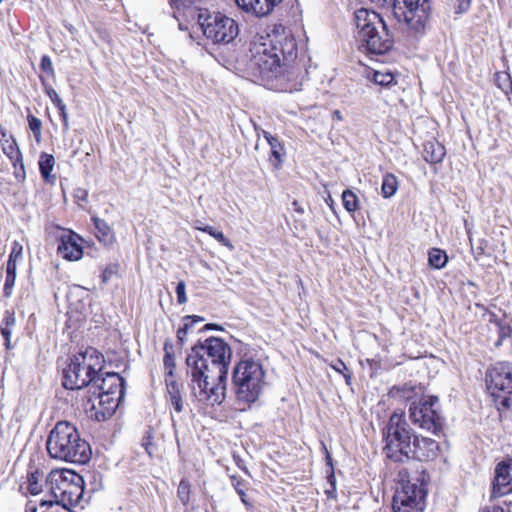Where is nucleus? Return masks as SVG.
Here are the masks:
<instances>
[{"instance_id": "f257e3e1", "label": "nucleus", "mask_w": 512, "mask_h": 512, "mask_svg": "<svg viewBox=\"0 0 512 512\" xmlns=\"http://www.w3.org/2000/svg\"><path fill=\"white\" fill-rule=\"evenodd\" d=\"M249 66L266 82L291 81L296 78L298 68L297 43L292 33L282 25L270 32L256 33L249 44Z\"/></svg>"}, {"instance_id": "f03ea898", "label": "nucleus", "mask_w": 512, "mask_h": 512, "mask_svg": "<svg viewBox=\"0 0 512 512\" xmlns=\"http://www.w3.org/2000/svg\"><path fill=\"white\" fill-rule=\"evenodd\" d=\"M186 364L195 400L206 406L220 405L225 399L227 377H220L213 369H208L207 361L196 353L187 355Z\"/></svg>"}, {"instance_id": "7ed1b4c3", "label": "nucleus", "mask_w": 512, "mask_h": 512, "mask_svg": "<svg viewBox=\"0 0 512 512\" xmlns=\"http://www.w3.org/2000/svg\"><path fill=\"white\" fill-rule=\"evenodd\" d=\"M47 452L53 459L84 464L91 457L89 444L80 437L77 428L67 421L58 422L46 441Z\"/></svg>"}, {"instance_id": "20e7f679", "label": "nucleus", "mask_w": 512, "mask_h": 512, "mask_svg": "<svg viewBox=\"0 0 512 512\" xmlns=\"http://www.w3.org/2000/svg\"><path fill=\"white\" fill-rule=\"evenodd\" d=\"M383 451L394 462H405L415 456L419 438L412 434L404 413L394 411L383 429Z\"/></svg>"}, {"instance_id": "39448f33", "label": "nucleus", "mask_w": 512, "mask_h": 512, "mask_svg": "<svg viewBox=\"0 0 512 512\" xmlns=\"http://www.w3.org/2000/svg\"><path fill=\"white\" fill-rule=\"evenodd\" d=\"M232 382L240 410L249 408L259 399L266 385L261 362L252 358L239 361L234 367Z\"/></svg>"}, {"instance_id": "423d86ee", "label": "nucleus", "mask_w": 512, "mask_h": 512, "mask_svg": "<svg viewBox=\"0 0 512 512\" xmlns=\"http://www.w3.org/2000/svg\"><path fill=\"white\" fill-rule=\"evenodd\" d=\"M354 20L358 39L368 52L382 55L391 49L392 38L378 13L361 8L355 12Z\"/></svg>"}, {"instance_id": "0eeeda50", "label": "nucleus", "mask_w": 512, "mask_h": 512, "mask_svg": "<svg viewBox=\"0 0 512 512\" xmlns=\"http://www.w3.org/2000/svg\"><path fill=\"white\" fill-rule=\"evenodd\" d=\"M104 357L95 348L89 347L75 355L63 371V386L76 390L89 386L97 373L102 372Z\"/></svg>"}, {"instance_id": "6e6552de", "label": "nucleus", "mask_w": 512, "mask_h": 512, "mask_svg": "<svg viewBox=\"0 0 512 512\" xmlns=\"http://www.w3.org/2000/svg\"><path fill=\"white\" fill-rule=\"evenodd\" d=\"M488 390L499 411L512 407V363L497 362L486 373Z\"/></svg>"}, {"instance_id": "1a4fd4ad", "label": "nucleus", "mask_w": 512, "mask_h": 512, "mask_svg": "<svg viewBox=\"0 0 512 512\" xmlns=\"http://www.w3.org/2000/svg\"><path fill=\"white\" fill-rule=\"evenodd\" d=\"M425 483L420 478L401 479L393 502V512H423L425 505Z\"/></svg>"}, {"instance_id": "9d476101", "label": "nucleus", "mask_w": 512, "mask_h": 512, "mask_svg": "<svg viewBox=\"0 0 512 512\" xmlns=\"http://www.w3.org/2000/svg\"><path fill=\"white\" fill-rule=\"evenodd\" d=\"M195 353L207 361L208 369H213L220 377H227L231 349L222 339L211 337L204 344L195 345L188 355Z\"/></svg>"}, {"instance_id": "9b49d317", "label": "nucleus", "mask_w": 512, "mask_h": 512, "mask_svg": "<svg viewBox=\"0 0 512 512\" xmlns=\"http://www.w3.org/2000/svg\"><path fill=\"white\" fill-rule=\"evenodd\" d=\"M409 417L413 424L438 435L443 427V417L439 410V399L427 396L418 403L412 402L409 407Z\"/></svg>"}, {"instance_id": "f8f14e48", "label": "nucleus", "mask_w": 512, "mask_h": 512, "mask_svg": "<svg viewBox=\"0 0 512 512\" xmlns=\"http://www.w3.org/2000/svg\"><path fill=\"white\" fill-rule=\"evenodd\" d=\"M199 24L204 36L214 43H230L239 33L236 21L220 13L208 15L204 19L203 15L200 14Z\"/></svg>"}, {"instance_id": "ddd939ff", "label": "nucleus", "mask_w": 512, "mask_h": 512, "mask_svg": "<svg viewBox=\"0 0 512 512\" xmlns=\"http://www.w3.org/2000/svg\"><path fill=\"white\" fill-rule=\"evenodd\" d=\"M430 9L429 0H394L393 3L395 17L416 32L424 28Z\"/></svg>"}, {"instance_id": "4468645a", "label": "nucleus", "mask_w": 512, "mask_h": 512, "mask_svg": "<svg viewBox=\"0 0 512 512\" xmlns=\"http://www.w3.org/2000/svg\"><path fill=\"white\" fill-rule=\"evenodd\" d=\"M71 479L63 477L60 473H51L50 481L57 482V489L60 491L61 501L68 500L70 503L78 502L83 495V478L74 473H70Z\"/></svg>"}, {"instance_id": "2eb2a0df", "label": "nucleus", "mask_w": 512, "mask_h": 512, "mask_svg": "<svg viewBox=\"0 0 512 512\" xmlns=\"http://www.w3.org/2000/svg\"><path fill=\"white\" fill-rule=\"evenodd\" d=\"M494 472L491 498H499L512 493V458L499 462Z\"/></svg>"}, {"instance_id": "dca6fc26", "label": "nucleus", "mask_w": 512, "mask_h": 512, "mask_svg": "<svg viewBox=\"0 0 512 512\" xmlns=\"http://www.w3.org/2000/svg\"><path fill=\"white\" fill-rule=\"evenodd\" d=\"M95 400L89 399L92 402L91 417H94L97 421H104L110 418L116 411L119 402L124 395H116L110 393L96 392Z\"/></svg>"}, {"instance_id": "f3484780", "label": "nucleus", "mask_w": 512, "mask_h": 512, "mask_svg": "<svg viewBox=\"0 0 512 512\" xmlns=\"http://www.w3.org/2000/svg\"><path fill=\"white\" fill-rule=\"evenodd\" d=\"M96 392L124 395L125 381L116 372L97 373L93 381L89 384Z\"/></svg>"}, {"instance_id": "a211bd4d", "label": "nucleus", "mask_w": 512, "mask_h": 512, "mask_svg": "<svg viewBox=\"0 0 512 512\" xmlns=\"http://www.w3.org/2000/svg\"><path fill=\"white\" fill-rule=\"evenodd\" d=\"M82 239L76 233L68 231L61 235L57 252L64 259L69 261H77L83 256V248L81 246Z\"/></svg>"}, {"instance_id": "6ab92c4d", "label": "nucleus", "mask_w": 512, "mask_h": 512, "mask_svg": "<svg viewBox=\"0 0 512 512\" xmlns=\"http://www.w3.org/2000/svg\"><path fill=\"white\" fill-rule=\"evenodd\" d=\"M281 0H235L237 6L257 17H263L269 14L274 6Z\"/></svg>"}, {"instance_id": "aec40b11", "label": "nucleus", "mask_w": 512, "mask_h": 512, "mask_svg": "<svg viewBox=\"0 0 512 512\" xmlns=\"http://www.w3.org/2000/svg\"><path fill=\"white\" fill-rule=\"evenodd\" d=\"M444 156L445 148L438 141L432 140L424 144L423 157L426 162L437 164L442 162Z\"/></svg>"}, {"instance_id": "412c9836", "label": "nucleus", "mask_w": 512, "mask_h": 512, "mask_svg": "<svg viewBox=\"0 0 512 512\" xmlns=\"http://www.w3.org/2000/svg\"><path fill=\"white\" fill-rule=\"evenodd\" d=\"M165 383L168 401L177 413H181L184 407L179 383L174 378H165Z\"/></svg>"}, {"instance_id": "4be33fe9", "label": "nucleus", "mask_w": 512, "mask_h": 512, "mask_svg": "<svg viewBox=\"0 0 512 512\" xmlns=\"http://www.w3.org/2000/svg\"><path fill=\"white\" fill-rule=\"evenodd\" d=\"M420 445L415 448L414 458H433L438 450V443L430 438H419Z\"/></svg>"}, {"instance_id": "5701e85b", "label": "nucleus", "mask_w": 512, "mask_h": 512, "mask_svg": "<svg viewBox=\"0 0 512 512\" xmlns=\"http://www.w3.org/2000/svg\"><path fill=\"white\" fill-rule=\"evenodd\" d=\"M16 324V317L15 313L13 311H5L4 318L0 327L1 335L3 336L5 340V347L7 349H11V335L13 328Z\"/></svg>"}, {"instance_id": "b1692460", "label": "nucleus", "mask_w": 512, "mask_h": 512, "mask_svg": "<svg viewBox=\"0 0 512 512\" xmlns=\"http://www.w3.org/2000/svg\"><path fill=\"white\" fill-rule=\"evenodd\" d=\"M31 512H72L65 504H61L60 500H41L37 505L30 508Z\"/></svg>"}, {"instance_id": "393cba45", "label": "nucleus", "mask_w": 512, "mask_h": 512, "mask_svg": "<svg viewBox=\"0 0 512 512\" xmlns=\"http://www.w3.org/2000/svg\"><path fill=\"white\" fill-rule=\"evenodd\" d=\"M92 220L94 222L96 236L99 241L103 242L104 244H111L114 240V234L110 226L104 220L98 217H93Z\"/></svg>"}, {"instance_id": "a878e982", "label": "nucleus", "mask_w": 512, "mask_h": 512, "mask_svg": "<svg viewBox=\"0 0 512 512\" xmlns=\"http://www.w3.org/2000/svg\"><path fill=\"white\" fill-rule=\"evenodd\" d=\"M4 154L10 159L13 166L21 162L22 155L14 139H7L2 144Z\"/></svg>"}, {"instance_id": "bb28decb", "label": "nucleus", "mask_w": 512, "mask_h": 512, "mask_svg": "<svg viewBox=\"0 0 512 512\" xmlns=\"http://www.w3.org/2000/svg\"><path fill=\"white\" fill-rule=\"evenodd\" d=\"M55 159L52 155L43 153L39 159V170L45 181H50L51 179H55L54 176H51V171L54 167Z\"/></svg>"}, {"instance_id": "cd10ccee", "label": "nucleus", "mask_w": 512, "mask_h": 512, "mask_svg": "<svg viewBox=\"0 0 512 512\" xmlns=\"http://www.w3.org/2000/svg\"><path fill=\"white\" fill-rule=\"evenodd\" d=\"M204 319L202 317H199V316H185L183 321V326L180 327L177 331V340L178 342L183 345L185 340H186V336L188 334V332L193 328L194 324L197 323V322H202Z\"/></svg>"}, {"instance_id": "c85d7f7f", "label": "nucleus", "mask_w": 512, "mask_h": 512, "mask_svg": "<svg viewBox=\"0 0 512 512\" xmlns=\"http://www.w3.org/2000/svg\"><path fill=\"white\" fill-rule=\"evenodd\" d=\"M496 86L507 96L512 94V79L508 72L499 71L494 75Z\"/></svg>"}, {"instance_id": "c756f323", "label": "nucleus", "mask_w": 512, "mask_h": 512, "mask_svg": "<svg viewBox=\"0 0 512 512\" xmlns=\"http://www.w3.org/2000/svg\"><path fill=\"white\" fill-rule=\"evenodd\" d=\"M398 189V180L393 174H386L383 176L381 193L384 198L392 197Z\"/></svg>"}, {"instance_id": "7c9ffc66", "label": "nucleus", "mask_w": 512, "mask_h": 512, "mask_svg": "<svg viewBox=\"0 0 512 512\" xmlns=\"http://www.w3.org/2000/svg\"><path fill=\"white\" fill-rule=\"evenodd\" d=\"M428 261L431 267L441 269L445 267L448 257L446 253L438 248H432L428 254Z\"/></svg>"}, {"instance_id": "2f4dec72", "label": "nucleus", "mask_w": 512, "mask_h": 512, "mask_svg": "<svg viewBox=\"0 0 512 512\" xmlns=\"http://www.w3.org/2000/svg\"><path fill=\"white\" fill-rule=\"evenodd\" d=\"M367 78L371 79L375 84L388 87L392 83H394V75L391 72H382V71H370L367 74Z\"/></svg>"}, {"instance_id": "473e14b6", "label": "nucleus", "mask_w": 512, "mask_h": 512, "mask_svg": "<svg viewBox=\"0 0 512 512\" xmlns=\"http://www.w3.org/2000/svg\"><path fill=\"white\" fill-rule=\"evenodd\" d=\"M269 146H270V149H271V157L273 158L270 159V161L272 162V165L275 167V168H279L281 163H282V156H283V146L282 144L280 143V141L278 140V138L276 139H272V141L270 140V143H269Z\"/></svg>"}, {"instance_id": "72a5a7b5", "label": "nucleus", "mask_w": 512, "mask_h": 512, "mask_svg": "<svg viewBox=\"0 0 512 512\" xmlns=\"http://www.w3.org/2000/svg\"><path fill=\"white\" fill-rule=\"evenodd\" d=\"M47 94H48L49 98L51 99V101L53 102V104L59 110V113L63 119L64 125L67 127L68 126V116L66 113V106L63 103L62 99L60 98L58 93L53 88L48 89Z\"/></svg>"}, {"instance_id": "f704fd0d", "label": "nucleus", "mask_w": 512, "mask_h": 512, "mask_svg": "<svg viewBox=\"0 0 512 512\" xmlns=\"http://www.w3.org/2000/svg\"><path fill=\"white\" fill-rule=\"evenodd\" d=\"M44 474L39 471H35L28 475V490L31 494L37 495L42 491V480Z\"/></svg>"}, {"instance_id": "c9c22d12", "label": "nucleus", "mask_w": 512, "mask_h": 512, "mask_svg": "<svg viewBox=\"0 0 512 512\" xmlns=\"http://www.w3.org/2000/svg\"><path fill=\"white\" fill-rule=\"evenodd\" d=\"M172 347L168 345V343H165L164 345V351H165V356H164V368H165V378H174V374H173V371L175 369V358L173 356V354L170 352V349Z\"/></svg>"}, {"instance_id": "e433bc0d", "label": "nucleus", "mask_w": 512, "mask_h": 512, "mask_svg": "<svg viewBox=\"0 0 512 512\" xmlns=\"http://www.w3.org/2000/svg\"><path fill=\"white\" fill-rule=\"evenodd\" d=\"M343 206L348 212H354L359 208V200L354 192L345 190L342 193Z\"/></svg>"}, {"instance_id": "4c0bfd02", "label": "nucleus", "mask_w": 512, "mask_h": 512, "mask_svg": "<svg viewBox=\"0 0 512 512\" xmlns=\"http://www.w3.org/2000/svg\"><path fill=\"white\" fill-rule=\"evenodd\" d=\"M231 481L232 486L241 499V502L246 506L247 511H250L252 509V504L247 500V495L243 489L244 480L237 478L236 476H231Z\"/></svg>"}, {"instance_id": "58836bf2", "label": "nucleus", "mask_w": 512, "mask_h": 512, "mask_svg": "<svg viewBox=\"0 0 512 512\" xmlns=\"http://www.w3.org/2000/svg\"><path fill=\"white\" fill-rule=\"evenodd\" d=\"M177 495L183 504H187L190 499V484L187 480L182 479L177 488Z\"/></svg>"}, {"instance_id": "ea45409f", "label": "nucleus", "mask_w": 512, "mask_h": 512, "mask_svg": "<svg viewBox=\"0 0 512 512\" xmlns=\"http://www.w3.org/2000/svg\"><path fill=\"white\" fill-rule=\"evenodd\" d=\"M27 120H28L29 128L33 132L34 137L36 138L37 141H40L41 127H42L41 120L31 114L28 115Z\"/></svg>"}, {"instance_id": "a19ab883", "label": "nucleus", "mask_w": 512, "mask_h": 512, "mask_svg": "<svg viewBox=\"0 0 512 512\" xmlns=\"http://www.w3.org/2000/svg\"><path fill=\"white\" fill-rule=\"evenodd\" d=\"M499 341H503L505 338H510L512 335V327L504 320L497 322Z\"/></svg>"}, {"instance_id": "79ce46f5", "label": "nucleus", "mask_w": 512, "mask_h": 512, "mask_svg": "<svg viewBox=\"0 0 512 512\" xmlns=\"http://www.w3.org/2000/svg\"><path fill=\"white\" fill-rule=\"evenodd\" d=\"M23 256V246L17 242L14 241L12 244L11 253L9 255V260H13L15 262H18L22 259Z\"/></svg>"}, {"instance_id": "37998d69", "label": "nucleus", "mask_w": 512, "mask_h": 512, "mask_svg": "<svg viewBox=\"0 0 512 512\" xmlns=\"http://www.w3.org/2000/svg\"><path fill=\"white\" fill-rule=\"evenodd\" d=\"M332 367L337 372L343 374V376L345 377L346 383H348V384L350 383L351 374L349 373L347 366L345 365V363L342 360L338 359L335 362V364L332 365Z\"/></svg>"}, {"instance_id": "c03bdc74", "label": "nucleus", "mask_w": 512, "mask_h": 512, "mask_svg": "<svg viewBox=\"0 0 512 512\" xmlns=\"http://www.w3.org/2000/svg\"><path fill=\"white\" fill-rule=\"evenodd\" d=\"M198 1L199 0H170V4L173 8L181 10L197 4Z\"/></svg>"}, {"instance_id": "a18cd8bd", "label": "nucleus", "mask_w": 512, "mask_h": 512, "mask_svg": "<svg viewBox=\"0 0 512 512\" xmlns=\"http://www.w3.org/2000/svg\"><path fill=\"white\" fill-rule=\"evenodd\" d=\"M16 275H6L3 293L5 297H10L15 285Z\"/></svg>"}, {"instance_id": "49530a36", "label": "nucleus", "mask_w": 512, "mask_h": 512, "mask_svg": "<svg viewBox=\"0 0 512 512\" xmlns=\"http://www.w3.org/2000/svg\"><path fill=\"white\" fill-rule=\"evenodd\" d=\"M177 301L179 304L187 302L186 286L183 281H180L176 286Z\"/></svg>"}, {"instance_id": "de8ad7c7", "label": "nucleus", "mask_w": 512, "mask_h": 512, "mask_svg": "<svg viewBox=\"0 0 512 512\" xmlns=\"http://www.w3.org/2000/svg\"><path fill=\"white\" fill-rule=\"evenodd\" d=\"M41 69L46 72L48 75L54 74V68L52 61L49 56L43 55L40 62Z\"/></svg>"}, {"instance_id": "09e8293b", "label": "nucleus", "mask_w": 512, "mask_h": 512, "mask_svg": "<svg viewBox=\"0 0 512 512\" xmlns=\"http://www.w3.org/2000/svg\"><path fill=\"white\" fill-rule=\"evenodd\" d=\"M213 238L216 239L222 245L228 247L229 249H233V245L221 231H217V233H213Z\"/></svg>"}, {"instance_id": "8fccbe9b", "label": "nucleus", "mask_w": 512, "mask_h": 512, "mask_svg": "<svg viewBox=\"0 0 512 512\" xmlns=\"http://www.w3.org/2000/svg\"><path fill=\"white\" fill-rule=\"evenodd\" d=\"M13 167H14L15 177L18 180H24L25 179V169H24L23 160L21 159V162H18V164H16V166H13Z\"/></svg>"}, {"instance_id": "3c124183", "label": "nucleus", "mask_w": 512, "mask_h": 512, "mask_svg": "<svg viewBox=\"0 0 512 512\" xmlns=\"http://www.w3.org/2000/svg\"><path fill=\"white\" fill-rule=\"evenodd\" d=\"M74 197L77 201H86L88 198V192L85 189L78 188L75 190Z\"/></svg>"}, {"instance_id": "603ef678", "label": "nucleus", "mask_w": 512, "mask_h": 512, "mask_svg": "<svg viewBox=\"0 0 512 512\" xmlns=\"http://www.w3.org/2000/svg\"><path fill=\"white\" fill-rule=\"evenodd\" d=\"M16 269L17 262L8 259L6 266V275H16Z\"/></svg>"}, {"instance_id": "864d4df0", "label": "nucleus", "mask_w": 512, "mask_h": 512, "mask_svg": "<svg viewBox=\"0 0 512 512\" xmlns=\"http://www.w3.org/2000/svg\"><path fill=\"white\" fill-rule=\"evenodd\" d=\"M458 6H457V12L463 13L467 11L470 7V0H457Z\"/></svg>"}, {"instance_id": "5fc2aeb1", "label": "nucleus", "mask_w": 512, "mask_h": 512, "mask_svg": "<svg viewBox=\"0 0 512 512\" xmlns=\"http://www.w3.org/2000/svg\"><path fill=\"white\" fill-rule=\"evenodd\" d=\"M114 270L112 268L107 267L102 273V282L107 283L110 278L113 276Z\"/></svg>"}, {"instance_id": "6e6d98bb", "label": "nucleus", "mask_w": 512, "mask_h": 512, "mask_svg": "<svg viewBox=\"0 0 512 512\" xmlns=\"http://www.w3.org/2000/svg\"><path fill=\"white\" fill-rule=\"evenodd\" d=\"M479 512H504L503 509L497 505H489L483 507Z\"/></svg>"}, {"instance_id": "4d7b16f0", "label": "nucleus", "mask_w": 512, "mask_h": 512, "mask_svg": "<svg viewBox=\"0 0 512 512\" xmlns=\"http://www.w3.org/2000/svg\"><path fill=\"white\" fill-rule=\"evenodd\" d=\"M199 228H200V231L206 232L212 237H213V233H217V231H218L214 227L209 226V225H207L205 227H199Z\"/></svg>"}, {"instance_id": "13d9d810", "label": "nucleus", "mask_w": 512, "mask_h": 512, "mask_svg": "<svg viewBox=\"0 0 512 512\" xmlns=\"http://www.w3.org/2000/svg\"><path fill=\"white\" fill-rule=\"evenodd\" d=\"M292 206H293L294 211H296L297 213H299V214H303V213H304V209H303V207L299 204V202H298V201L294 200V201L292 202Z\"/></svg>"}, {"instance_id": "bf43d9fd", "label": "nucleus", "mask_w": 512, "mask_h": 512, "mask_svg": "<svg viewBox=\"0 0 512 512\" xmlns=\"http://www.w3.org/2000/svg\"><path fill=\"white\" fill-rule=\"evenodd\" d=\"M488 316H489L488 321L490 323H494V324L497 325V322H502V320L498 319L497 315L495 313H493V312H488Z\"/></svg>"}, {"instance_id": "052dcab7", "label": "nucleus", "mask_w": 512, "mask_h": 512, "mask_svg": "<svg viewBox=\"0 0 512 512\" xmlns=\"http://www.w3.org/2000/svg\"><path fill=\"white\" fill-rule=\"evenodd\" d=\"M142 445L145 448L146 452L151 456L152 451L150 450L151 442L149 440V437L147 438V440H145V438L143 439Z\"/></svg>"}, {"instance_id": "680f3d73", "label": "nucleus", "mask_w": 512, "mask_h": 512, "mask_svg": "<svg viewBox=\"0 0 512 512\" xmlns=\"http://www.w3.org/2000/svg\"><path fill=\"white\" fill-rule=\"evenodd\" d=\"M204 329L206 330H221L222 328L218 326L217 324L209 323L204 326Z\"/></svg>"}, {"instance_id": "e2e57ef3", "label": "nucleus", "mask_w": 512, "mask_h": 512, "mask_svg": "<svg viewBox=\"0 0 512 512\" xmlns=\"http://www.w3.org/2000/svg\"><path fill=\"white\" fill-rule=\"evenodd\" d=\"M265 139L267 140L268 144L270 143V140L272 141V139H276L277 137L271 135L269 132H266L264 131L263 133Z\"/></svg>"}, {"instance_id": "0e129e2a", "label": "nucleus", "mask_w": 512, "mask_h": 512, "mask_svg": "<svg viewBox=\"0 0 512 512\" xmlns=\"http://www.w3.org/2000/svg\"><path fill=\"white\" fill-rule=\"evenodd\" d=\"M205 226H206V225H204V224H203L201 221H199V220H196V221L194 222V228H195V229H197V230H200V228H199V227H205Z\"/></svg>"}, {"instance_id": "69168bd1", "label": "nucleus", "mask_w": 512, "mask_h": 512, "mask_svg": "<svg viewBox=\"0 0 512 512\" xmlns=\"http://www.w3.org/2000/svg\"><path fill=\"white\" fill-rule=\"evenodd\" d=\"M475 251H476L477 255L484 254V248L482 246H478Z\"/></svg>"}, {"instance_id": "338daca9", "label": "nucleus", "mask_w": 512, "mask_h": 512, "mask_svg": "<svg viewBox=\"0 0 512 512\" xmlns=\"http://www.w3.org/2000/svg\"><path fill=\"white\" fill-rule=\"evenodd\" d=\"M372 2H375L377 4L385 3L387 0H371Z\"/></svg>"}, {"instance_id": "774afa93", "label": "nucleus", "mask_w": 512, "mask_h": 512, "mask_svg": "<svg viewBox=\"0 0 512 512\" xmlns=\"http://www.w3.org/2000/svg\"><path fill=\"white\" fill-rule=\"evenodd\" d=\"M476 307H478V308H484L482 304H478V303L476 304Z\"/></svg>"}]
</instances>
